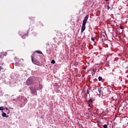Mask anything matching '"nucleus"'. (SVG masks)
I'll list each match as a JSON object with an SVG mask.
<instances>
[{
  "label": "nucleus",
  "mask_w": 128,
  "mask_h": 128,
  "mask_svg": "<svg viewBox=\"0 0 128 128\" xmlns=\"http://www.w3.org/2000/svg\"><path fill=\"white\" fill-rule=\"evenodd\" d=\"M26 36H28V34H25L22 36V38L24 39L26 38Z\"/></svg>",
  "instance_id": "obj_11"
},
{
  "label": "nucleus",
  "mask_w": 128,
  "mask_h": 128,
  "mask_svg": "<svg viewBox=\"0 0 128 128\" xmlns=\"http://www.w3.org/2000/svg\"><path fill=\"white\" fill-rule=\"evenodd\" d=\"M2 66H0V72L2 70Z\"/></svg>",
  "instance_id": "obj_21"
},
{
  "label": "nucleus",
  "mask_w": 128,
  "mask_h": 128,
  "mask_svg": "<svg viewBox=\"0 0 128 128\" xmlns=\"http://www.w3.org/2000/svg\"><path fill=\"white\" fill-rule=\"evenodd\" d=\"M95 86V88H96V86Z\"/></svg>",
  "instance_id": "obj_30"
},
{
  "label": "nucleus",
  "mask_w": 128,
  "mask_h": 128,
  "mask_svg": "<svg viewBox=\"0 0 128 128\" xmlns=\"http://www.w3.org/2000/svg\"><path fill=\"white\" fill-rule=\"evenodd\" d=\"M39 88L40 90H42V84H39Z\"/></svg>",
  "instance_id": "obj_12"
},
{
  "label": "nucleus",
  "mask_w": 128,
  "mask_h": 128,
  "mask_svg": "<svg viewBox=\"0 0 128 128\" xmlns=\"http://www.w3.org/2000/svg\"><path fill=\"white\" fill-rule=\"evenodd\" d=\"M103 128H108V125H106V124H104V125L103 126Z\"/></svg>",
  "instance_id": "obj_17"
},
{
  "label": "nucleus",
  "mask_w": 128,
  "mask_h": 128,
  "mask_svg": "<svg viewBox=\"0 0 128 128\" xmlns=\"http://www.w3.org/2000/svg\"><path fill=\"white\" fill-rule=\"evenodd\" d=\"M5 108H6V110H8V108L6 107Z\"/></svg>",
  "instance_id": "obj_23"
},
{
  "label": "nucleus",
  "mask_w": 128,
  "mask_h": 128,
  "mask_svg": "<svg viewBox=\"0 0 128 128\" xmlns=\"http://www.w3.org/2000/svg\"><path fill=\"white\" fill-rule=\"evenodd\" d=\"M86 67L84 68V70H86Z\"/></svg>",
  "instance_id": "obj_27"
},
{
  "label": "nucleus",
  "mask_w": 128,
  "mask_h": 128,
  "mask_svg": "<svg viewBox=\"0 0 128 128\" xmlns=\"http://www.w3.org/2000/svg\"><path fill=\"white\" fill-rule=\"evenodd\" d=\"M108 4H110V2H108Z\"/></svg>",
  "instance_id": "obj_31"
},
{
  "label": "nucleus",
  "mask_w": 128,
  "mask_h": 128,
  "mask_svg": "<svg viewBox=\"0 0 128 128\" xmlns=\"http://www.w3.org/2000/svg\"><path fill=\"white\" fill-rule=\"evenodd\" d=\"M4 110V108L3 106L0 107V110Z\"/></svg>",
  "instance_id": "obj_18"
},
{
  "label": "nucleus",
  "mask_w": 128,
  "mask_h": 128,
  "mask_svg": "<svg viewBox=\"0 0 128 128\" xmlns=\"http://www.w3.org/2000/svg\"><path fill=\"white\" fill-rule=\"evenodd\" d=\"M92 42H94V38H92Z\"/></svg>",
  "instance_id": "obj_22"
},
{
  "label": "nucleus",
  "mask_w": 128,
  "mask_h": 128,
  "mask_svg": "<svg viewBox=\"0 0 128 128\" xmlns=\"http://www.w3.org/2000/svg\"><path fill=\"white\" fill-rule=\"evenodd\" d=\"M126 2H128V0H126Z\"/></svg>",
  "instance_id": "obj_29"
},
{
  "label": "nucleus",
  "mask_w": 128,
  "mask_h": 128,
  "mask_svg": "<svg viewBox=\"0 0 128 128\" xmlns=\"http://www.w3.org/2000/svg\"><path fill=\"white\" fill-rule=\"evenodd\" d=\"M106 2H108V0H105Z\"/></svg>",
  "instance_id": "obj_28"
},
{
  "label": "nucleus",
  "mask_w": 128,
  "mask_h": 128,
  "mask_svg": "<svg viewBox=\"0 0 128 128\" xmlns=\"http://www.w3.org/2000/svg\"><path fill=\"white\" fill-rule=\"evenodd\" d=\"M6 56V52H1L0 53V58H3L4 56Z\"/></svg>",
  "instance_id": "obj_7"
},
{
  "label": "nucleus",
  "mask_w": 128,
  "mask_h": 128,
  "mask_svg": "<svg viewBox=\"0 0 128 128\" xmlns=\"http://www.w3.org/2000/svg\"><path fill=\"white\" fill-rule=\"evenodd\" d=\"M88 15H86L85 17L84 20H83V24H86V22H88Z\"/></svg>",
  "instance_id": "obj_8"
},
{
  "label": "nucleus",
  "mask_w": 128,
  "mask_h": 128,
  "mask_svg": "<svg viewBox=\"0 0 128 128\" xmlns=\"http://www.w3.org/2000/svg\"><path fill=\"white\" fill-rule=\"evenodd\" d=\"M29 88H30V90L31 94H36V88L30 86V87H29Z\"/></svg>",
  "instance_id": "obj_4"
},
{
  "label": "nucleus",
  "mask_w": 128,
  "mask_h": 128,
  "mask_svg": "<svg viewBox=\"0 0 128 128\" xmlns=\"http://www.w3.org/2000/svg\"><path fill=\"white\" fill-rule=\"evenodd\" d=\"M31 58H32V62H33V64H36V66H39L40 64V62L38 61L37 60H34L33 56H31Z\"/></svg>",
  "instance_id": "obj_2"
},
{
  "label": "nucleus",
  "mask_w": 128,
  "mask_h": 128,
  "mask_svg": "<svg viewBox=\"0 0 128 128\" xmlns=\"http://www.w3.org/2000/svg\"><path fill=\"white\" fill-rule=\"evenodd\" d=\"M2 116H3L4 118L6 117V114L4 113V112H3L2 113Z\"/></svg>",
  "instance_id": "obj_10"
},
{
  "label": "nucleus",
  "mask_w": 128,
  "mask_h": 128,
  "mask_svg": "<svg viewBox=\"0 0 128 128\" xmlns=\"http://www.w3.org/2000/svg\"><path fill=\"white\" fill-rule=\"evenodd\" d=\"M51 64H56V61L54 60H52Z\"/></svg>",
  "instance_id": "obj_14"
},
{
  "label": "nucleus",
  "mask_w": 128,
  "mask_h": 128,
  "mask_svg": "<svg viewBox=\"0 0 128 128\" xmlns=\"http://www.w3.org/2000/svg\"><path fill=\"white\" fill-rule=\"evenodd\" d=\"M36 52L37 54H42V52L40 51V50H36Z\"/></svg>",
  "instance_id": "obj_13"
},
{
  "label": "nucleus",
  "mask_w": 128,
  "mask_h": 128,
  "mask_svg": "<svg viewBox=\"0 0 128 128\" xmlns=\"http://www.w3.org/2000/svg\"><path fill=\"white\" fill-rule=\"evenodd\" d=\"M2 64H4V62H2V60H0V65L2 66Z\"/></svg>",
  "instance_id": "obj_16"
},
{
  "label": "nucleus",
  "mask_w": 128,
  "mask_h": 128,
  "mask_svg": "<svg viewBox=\"0 0 128 128\" xmlns=\"http://www.w3.org/2000/svg\"><path fill=\"white\" fill-rule=\"evenodd\" d=\"M120 30H124V27H122V26H120Z\"/></svg>",
  "instance_id": "obj_19"
},
{
  "label": "nucleus",
  "mask_w": 128,
  "mask_h": 128,
  "mask_svg": "<svg viewBox=\"0 0 128 128\" xmlns=\"http://www.w3.org/2000/svg\"><path fill=\"white\" fill-rule=\"evenodd\" d=\"M103 36H104V35Z\"/></svg>",
  "instance_id": "obj_32"
},
{
  "label": "nucleus",
  "mask_w": 128,
  "mask_h": 128,
  "mask_svg": "<svg viewBox=\"0 0 128 128\" xmlns=\"http://www.w3.org/2000/svg\"><path fill=\"white\" fill-rule=\"evenodd\" d=\"M98 79L99 82H100V80H102V78L99 76Z\"/></svg>",
  "instance_id": "obj_15"
},
{
  "label": "nucleus",
  "mask_w": 128,
  "mask_h": 128,
  "mask_svg": "<svg viewBox=\"0 0 128 128\" xmlns=\"http://www.w3.org/2000/svg\"><path fill=\"white\" fill-rule=\"evenodd\" d=\"M26 84L27 86H30L31 84H34V80H32V79L31 78H29L26 80Z\"/></svg>",
  "instance_id": "obj_3"
},
{
  "label": "nucleus",
  "mask_w": 128,
  "mask_h": 128,
  "mask_svg": "<svg viewBox=\"0 0 128 128\" xmlns=\"http://www.w3.org/2000/svg\"><path fill=\"white\" fill-rule=\"evenodd\" d=\"M110 98L112 100H118V94L116 93H112L110 94Z\"/></svg>",
  "instance_id": "obj_1"
},
{
  "label": "nucleus",
  "mask_w": 128,
  "mask_h": 128,
  "mask_svg": "<svg viewBox=\"0 0 128 128\" xmlns=\"http://www.w3.org/2000/svg\"><path fill=\"white\" fill-rule=\"evenodd\" d=\"M86 24L82 23V25L81 29V32H84V30H86Z\"/></svg>",
  "instance_id": "obj_6"
},
{
  "label": "nucleus",
  "mask_w": 128,
  "mask_h": 128,
  "mask_svg": "<svg viewBox=\"0 0 128 128\" xmlns=\"http://www.w3.org/2000/svg\"><path fill=\"white\" fill-rule=\"evenodd\" d=\"M110 6H108V10H110Z\"/></svg>",
  "instance_id": "obj_20"
},
{
  "label": "nucleus",
  "mask_w": 128,
  "mask_h": 128,
  "mask_svg": "<svg viewBox=\"0 0 128 128\" xmlns=\"http://www.w3.org/2000/svg\"><path fill=\"white\" fill-rule=\"evenodd\" d=\"M88 106H90V104L88 103Z\"/></svg>",
  "instance_id": "obj_24"
},
{
  "label": "nucleus",
  "mask_w": 128,
  "mask_h": 128,
  "mask_svg": "<svg viewBox=\"0 0 128 128\" xmlns=\"http://www.w3.org/2000/svg\"><path fill=\"white\" fill-rule=\"evenodd\" d=\"M87 93L90 94V92H88V90H87Z\"/></svg>",
  "instance_id": "obj_25"
},
{
  "label": "nucleus",
  "mask_w": 128,
  "mask_h": 128,
  "mask_svg": "<svg viewBox=\"0 0 128 128\" xmlns=\"http://www.w3.org/2000/svg\"><path fill=\"white\" fill-rule=\"evenodd\" d=\"M106 88H101L98 90L100 94H106Z\"/></svg>",
  "instance_id": "obj_5"
},
{
  "label": "nucleus",
  "mask_w": 128,
  "mask_h": 128,
  "mask_svg": "<svg viewBox=\"0 0 128 128\" xmlns=\"http://www.w3.org/2000/svg\"><path fill=\"white\" fill-rule=\"evenodd\" d=\"M16 65H18V63H15V66H16Z\"/></svg>",
  "instance_id": "obj_26"
},
{
  "label": "nucleus",
  "mask_w": 128,
  "mask_h": 128,
  "mask_svg": "<svg viewBox=\"0 0 128 128\" xmlns=\"http://www.w3.org/2000/svg\"><path fill=\"white\" fill-rule=\"evenodd\" d=\"M93 100H94V98L90 99L88 100V104H92Z\"/></svg>",
  "instance_id": "obj_9"
}]
</instances>
